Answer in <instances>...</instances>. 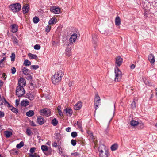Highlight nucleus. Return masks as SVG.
<instances>
[{"mask_svg":"<svg viewBox=\"0 0 157 157\" xmlns=\"http://www.w3.org/2000/svg\"><path fill=\"white\" fill-rule=\"evenodd\" d=\"M26 115L28 117H30L34 114V112L32 110H29L26 113Z\"/></svg>","mask_w":157,"mask_h":157,"instance_id":"29","label":"nucleus"},{"mask_svg":"<svg viewBox=\"0 0 157 157\" xmlns=\"http://www.w3.org/2000/svg\"><path fill=\"white\" fill-rule=\"evenodd\" d=\"M2 99L3 100V102H5V103L7 104L8 105V107H10V104L6 101L5 98H2Z\"/></svg>","mask_w":157,"mask_h":157,"instance_id":"52","label":"nucleus"},{"mask_svg":"<svg viewBox=\"0 0 157 157\" xmlns=\"http://www.w3.org/2000/svg\"><path fill=\"white\" fill-rule=\"evenodd\" d=\"M6 59V58L5 57H4L3 58L1 59L0 61V63H2V62L3 61H4Z\"/></svg>","mask_w":157,"mask_h":157,"instance_id":"56","label":"nucleus"},{"mask_svg":"<svg viewBox=\"0 0 157 157\" xmlns=\"http://www.w3.org/2000/svg\"><path fill=\"white\" fill-rule=\"evenodd\" d=\"M41 148L42 150L43 151H47L48 149V147L46 145H42Z\"/></svg>","mask_w":157,"mask_h":157,"instance_id":"40","label":"nucleus"},{"mask_svg":"<svg viewBox=\"0 0 157 157\" xmlns=\"http://www.w3.org/2000/svg\"><path fill=\"white\" fill-rule=\"evenodd\" d=\"M71 143L73 146H75L76 144V141L75 140L72 139L71 140Z\"/></svg>","mask_w":157,"mask_h":157,"instance_id":"50","label":"nucleus"},{"mask_svg":"<svg viewBox=\"0 0 157 157\" xmlns=\"http://www.w3.org/2000/svg\"><path fill=\"white\" fill-rule=\"evenodd\" d=\"M64 75V73L62 71H58L57 74H55L52 78H62Z\"/></svg>","mask_w":157,"mask_h":157,"instance_id":"6","label":"nucleus"},{"mask_svg":"<svg viewBox=\"0 0 157 157\" xmlns=\"http://www.w3.org/2000/svg\"><path fill=\"white\" fill-rule=\"evenodd\" d=\"M115 24L117 26H119L121 24V19L118 16H117L115 18Z\"/></svg>","mask_w":157,"mask_h":157,"instance_id":"21","label":"nucleus"},{"mask_svg":"<svg viewBox=\"0 0 157 157\" xmlns=\"http://www.w3.org/2000/svg\"><path fill=\"white\" fill-rule=\"evenodd\" d=\"M19 86H25L26 84V81L25 79H20L18 81Z\"/></svg>","mask_w":157,"mask_h":157,"instance_id":"18","label":"nucleus"},{"mask_svg":"<svg viewBox=\"0 0 157 157\" xmlns=\"http://www.w3.org/2000/svg\"><path fill=\"white\" fill-rule=\"evenodd\" d=\"M11 60L12 62H14L15 59V55L14 53H12L10 56Z\"/></svg>","mask_w":157,"mask_h":157,"instance_id":"37","label":"nucleus"},{"mask_svg":"<svg viewBox=\"0 0 157 157\" xmlns=\"http://www.w3.org/2000/svg\"><path fill=\"white\" fill-rule=\"evenodd\" d=\"M57 21V19L56 18H52L48 22L49 24L52 25L53 24H55Z\"/></svg>","mask_w":157,"mask_h":157,"instance_id":"23","label":"nucleus"},{"mask_svg":"<svg viewBox=\"0 0 157 157\" xmlns=\"http://www.w3.org/2000/svg\"><path fill=\"white\" fill-rule=\"evenodd\" d=\"M37 81H35L34 80H32V81L30 82V84L33 86H35L36 85V84L37 83Z\"/></svg>","mask_w":157,"mask_h":157,"instance_id":"46","label":"nucleus"},{"mask_svg":"<svg viewBox=\"0 0 157 157\" xmlns=\"http://www.w3.org/2000/svg\"><path fill=\"white\" fill-rule=\"evenodd\" d=\"M148 59L151 64L154 63L155 60L154 56L152 54H150L149 55L148 57Z\"/></svg>","mask_w":157,"mask_h":157,"instance_id":"14","label":"nucleus"},{"mask_svg":"<svg viewBox=\"0 0 157 157\" xmlns=\"http://www.w3.org/2000/svg\"><path fill=\"white\" fill-rule=\"evenodd\" d=\"M3 82L1 80H0V89L1 88L2 86L3 85Z\"/></svg>","mask_w":157,"mask_h":157,"instance_id":"62","label":"nucleus"},{"mask_svg":"<svg viewBox=\"0 0 157 157\" xmlns=\"http://www.w3.org/2000/svg\"><path fill=\"white\" fill-rule=\"evenodd\" d=\"M87 133L89 135L90 138L93 140H94L95 138L93 135V133L90 131H88L87 132Z\"/></svg>","mask_w":157,"mask_h":157,"instance_id":"38","label":"nucleus"},{"mask_svg":"<svg viewBox=\"0 0 157 157\" xmlns=\"http://www.w3.org/2000/svg\"><path fill=\"white\" fill-rule=\"evenodd\" d=\"M21 5L18 3L12 4L9 6V8L11 9L12 11L13 12L19 11L21 10Z\"/></svg>","mask_w":157,"mask_h":157,"instance_id":"1","label":"nucleus"},{"mask_svg":"<svg viewBox=\"0 0 157 157\" xmlns=\"http://www.w3.org/2000/svg\"><path fill=\"white\" fill-rule=\"evenodd\" d=\"M70 45L71 44H69L65 50V55L68 57H69L71 55V47H70Z\"/></svg>","mask_w":157,"mask_h":157,"instance_id":"10","label":"nucleus"},{"mask_svg":"<svg viewBox=\"0 0 157 157\" xmlns=\"http://www.w3.org/2000/svg\"><path fill=\"white\" fill-rule=\"evenodd\" d=\"M21 105L23 106H26L29 105V101L27 100H23L21 103Z\"/></svg>","mask_w":157,"mask_h":157,"instance_id":"24","label":"nucleus"},{"mask_svg":"<svg viewBox=\"0 0 157 157\" xmlns=\"http://www.w3.org/2000/svg\"><path fill=\"white\" fill-rule=\"evenodd\" d=\"M12 32L13 33H16L18 30L17 25L16 24H13L11 25Z\"/></svg>","mask_w":157,"mask_h":157,"instance_id":"16","label":"nucleus"},{"mask_svg":"<svg viewBox=\"0 0 157 157\" xmlns=\"http://www.w3.org/2000/svg\"><path fill=\"white\" fill-rule=\"evenodd\" d=\"M144 83L146 85H148V86H150L151 85V83H150L149 81H148V79H145L144 80Z\"/></svg>","mask_w":157,"mask_h":157,"instance_id":"43","label":"nucleus"},{"mask_svg":"<svg viewBox=\"0 0 157 157\" xmlns=\"http://www.w3.org/2000/svg\"><path fill=\"white\" fill-rule=\"evenodd\" d=\"M51 28V26L49 25L47 26L46 28V31L47 33L49 32L50 31Z\"/></svg>","mask_w":157,"mask_h":157,"instance_id":"49","label":"nucleus"},{"mask_svg":"<svg viewBox=\"0 0 157 157\" xmlns=\"http://www.w3.org/2000/svg\"><path fill=\"white\" fill-rule=\"evenodd\" d=\"M77 37V35L76 34L74 33L72 34L70 38L69 39V40L71 42L70 44H71V43L75 42L76 40Z\"/></svg>","mask_w":157,"mask_h":157,"instance_id":"12","label":"nucleus"},{"mask_svg":"<svg viewBox=\"0 0 157 157\" xmlns=\"http://www.w3.org/2000/svg\"><path fill=\"white\" fill-rule=\"evenodd\" d=\"M22 71L24 75H29V70L25 67H24L22 69Z\"/></svg>","mask_w":157,"mask_h":157,"instance_id":"22","label":"nucleus"},{"mask_svg":"<svg viewBox=\"0 0 157 157\" xmlns=\"http://www.w3.org/2000/svg\"><path fill=\"white\" fill-rule=\"evenodd\" d=\"M4 133L5 136L6 138H9L12 134L11 132L9 131H5Z\"/></svg>","mask_w":157,"mask_h":157,"instance_id":"27","label":"nucleus"},{"mask_svg":"<svg viewBox=\"0 0 157 157\" xmlns=\"http://www.w3.org/2000/svg\"><path fill=\"white\" fill-rule=\"evenodd\" d=\"M118 145L117 144H114L113 145H112L111 147V148L112 151H114L117 150L118 148Z\"/></svg>","mask_w":157,"mask_h":157,"instance_id":"30","label":"nucleus"},{"mask_svg":"<svg viewBox=\"0 0 157 157\" xmlns=\"http://www.w3.org/2000/svg\"><path fill=\"white\" fill-rule=\"evenodd\" d=\"M100 100V97L98 95V94H96L94 102V107L95 110L97 109V108L99 105Z\"/></svg>","mask_w":157,"mask_h":157,"instance_id":"4","label":"nucleus"},{"mask_svg":"<svg viewBox=\"0 0 157 157\" xmlns=\"http://www.w3.org/2000/svg\"><path fill=\"white\" fill-rule=\"evenodd\" d=\"M4 115V113L3 112L0 111V118L3 117Z\"/></svg>","mask_w":157,"mask_h":157,"instance_id":"55","label":"nucleus"},{"mask_svg":"<svg viewBox=\"0 0 157 157\" xmlns=\"http://www.w3.org/2000/svg\"><path fill=\"white\" fill-rule=\"evenodd\" d=\"M115 109V106H112L109 107V109L108 111V116L110 117V118L109 122H110L111 121L112 119H113L114 116Z\"/></svg>","mask_w":157,"mask_h":157,"instance_id":"3","label":"nucleus"},{"mask_svg":"<svg viewBox=\"0 0 157 157\" xmlns=\"http://www.w3.org/2000/svg\"><path fill=\"white\" fill-rule=\"evenodd\" d=\"M11 73L13 74H14L16 72V69L14 67H12L11 69Z\"/></svg>","mask_w":157,"mask_h":157,"instance_id":"51","label":"nucleus"},{"mask_svg":"<svg viewBox=\"0 0 157 157\" xmlns=\"http://www.w3.org/2000/svg\"><path fill=\"white\" fill-rule=\"evenodd\" d=\"M115 74L116 77L115 78H121L122 77L121 72L116 67L115 70Z\"/></svg>","mask_w":157,"mask_h":157,"instance_id":"9","label":"nucleus"},{"mask_svg":"<svg viewBox=\"0 0 157 157\" xmlns=\"http://www.w3.org/2000/svg\"><path fill=\"white\" fill-rule=\"evenodd\" d=\"M28 55L30 59H36L37 58V56L35 54H33L31 53H29Z\"/></svg>","mask_w":157,"mask_h":157,"instance_id":"26","label":"nucleus"},{"mask_svg":"<svg viewBox=\"0 0 157 157\" xmlns=\"http://www.w3.org/2000/svg\"><path fill=\"white\" fill-rule=\"evenodd\" d=\"M10 109L13 112L16 113L17 114L18 113V109L11 106L10 107Z\"/></svg>","mask_w":157,"mask_h":157,"instance_id":"31","label":"nucleus"},{"mask_svg":"<svg viewBox=\"0 0 157 157\" xmlns=\"http://www.w3.org/2000/svg\"><path fill=\"white\" fill-rule=\"evenodd\" d=\"M35 95L34 93H31L26 94V97L31 100H33L34 99Z\"/></svg>","mask_w":157,"mask_h":157,"instance_id":"17","label":"nucleus"},{"mask_svg":"<svg viewBox=\"0 0 157 157\" xmlns=\"http://www.w3.org/2000/svg\"><path fill=\"white\" fill-rule=\"evenodd\" d=\"M82 107V103L80 101H79L74 106V108L75 110H79Z\"/></svg>","mask_w":157,"mask_h":157,"instance_id":"15","label":"nucleus"},{"mask_svg":"<svg viewBox=\"0 0 157 157\" xmlns=\"http://www.w3.org/2000/svg\"><path fill=\"white\" fill-rule=\"evenodd\" d=\"M39 67L38 65H32L30 67V68L31 69L36 70L38 69Z\"/></svg>","mask_w":157,"mask_h":157,"instance_id":"47","label":"nucleus"},{"mask_svg":"<svg viewBox=\"0 0 157 157\" xmlns=\"http://www.w3.org/2000/svg\"><path fill=\"white\" fill-rule=\"evenodd\" d=\"M71 155H73L75 156L79 155V154L78 152H75L71 153Z\"/></svg>","mask_w":157,"mask_h":157,"instance_id":"59","label":"nucleus"},{"mask_svg":"<svg viewBox=\"0 0 157 157\" xmlns=\"http://www.w3.org/2000/svg\"><path fill=\"white\" fill-rule=\"evenodd\" d=\"M37 155L36 153H35L34 155H30V157H36Z\"/></svg>","mask_w":157,"mask_h":157,"instance_id":"57","label":"nucleus"},{"mask_svg":"<svg viewBox=\"0 0 157 157\" xmlns=\"http://www.w3.org/2000/svg\"><path fill=\"white\" fill-rule=\"evenodd\" d=\"M29 9V6L28 4H25L23 5L22 8L23 12L24 14L28 12Z\"/></svg>","mask_w":157,"mask_h":157,"instance_id":"11","label":"nucleus"},{"mask_svg":"<svg viewBox=\"0 0 157 157\" xmlns=\"http://www.w3.org/2000/svg\"><path fill=\"white\" fill-rule=\"evenodd\" d=\"M31 62L27 59L25 60L24 62V64L25 66H29L31 65Z\"/></svg>","mask_w":157,"mask_h":157,"instance_id":"36","label":"nucleus"},{"mask_svg":"<svg viewBox=\"0 0 157 157\" xmlns=\"http://www.w3.org/2000/svg\"><path fill=\"white\" fill-rule=\"evenodd\" d=\"M26 133L28 136H30L32 134H33L31 130L29 128H27L26 129Z\"/></svg>","mask_w":157,"mask_h":157,"instance_id":"44","label":"nucleus"},{"mask_svg":"<svg viewBox=\"0 0 157 157\" xmlns=\"http://www.w3.org/2000/svg\"><path fill=\"white\" fill-rule=\"evenodd\" d=\"M92 42L94 44H96L98 42L97 36L96 34H93L92 36Z\"/></svg>","mask_w":157,"mask_h":157,"instance_id":"20","label":"nucleus"},{"mask_svg":"<svg viewBox=\"0 0 157 157\" xmlns=\"http://www.w3.org/2000/svg\"><path fill=\"white\" fill-rule=\"evenodd\" d=\"M37 122L39 124L42 125L44 124V119L42 118L41 117H40L37 118Z\"/></svg>","mask_w":157,"mask_h":157,"instance_id":"25","label":"nucleus"},{"mask_svg":"<svg viewBox=\"0 0 157 157\" xmlns=\"http://www.w3.org/2000/svg\"><path fill=\"white\" fill-rule=\"evenodd\" d=\"M35 149V148H32L30 149V151L31 153H33Z\"/></svg>","mask_w":157,"mask_h":157,"instance_id":"54","label":"nucleus"},{"mask_svg":"<svg viewBox=\"0 0 157 157\" xmlns=\"http://www.w3.org/2000/svg\"><path fill=\"white\" fill-rule=\"evenodd\" d=\"M139 124V122L138 121L135 120H132L130 122V125L132 126H135Z\"/></svg>","mask_w":157,"mask_h":157,"instance_id":"28","label":"nucleus"},{"mask_svg":"<svg viewBox=\"0 0 157 157\" xmlns=\"http://www.w3.org/2000/svg\"><path fill=\"white\" fill-rule=\"evenodd\" d=\"M99 152L100 157H108V152L105 150V151L99 148Z\"/></svg>","mask_w":157,"mask_h":157,"instance_id":"8","label":"nucleus"},{"mask_svg":"<svg viewBox=\"0 0 157 157\" xmlns=\"http://www.w3.org/2000/svg\"><path fill=\"white\" fill-rule=\"evenodd\" d=\"M71 135L72 137L75 138L77 136V134L76 132H73L71 133Z\"/></svg>","mask_w":157,"mask_h":157,"instance_id":"45","label":"nucleus"},{"mask_svg":"<svg viewBox=\"0 0 157 157\" xmlns=\"http://www.w3.org/2000/svg\"><path fill=\"white\" fill-rule=\"evenodd\" d=\"M58 121L56 119L54 118L52 121L51 123L54 126H56L58 124Z\"/></svg>","mask_w":157,"mask_h":157,"instance_id":"34","label":"nucleus"},{"mask_svg":"<svg viewBox=\"0 0 157 157\" xmlns=\"http://www.w3.org/2000/svg\"><path fill=\"white\" fill-rule=\"evenodd\" d=\"M39 21V18L36 17H35L33 18V21L34 23H37Z\"/></svg>","mask_w":157,"mask_h":157,"instance_id":"39","label":"nucleus"},{"mask_svg":"<svg viewBox=\"0 0 157 157\" xmlns=\"http://www.w3.org/2000/svg\"><path fill=\"white\" fill-rule=\"evenodd\" d=\"M34 48L36 50H39L40 48V46L39 44H36L34 47Z\"/></svg>","mask_w":157,"mask_h":157,"instance_id":"48","label":"nucleus"},{"mask_svg":"<svg viewBox=\"0 0 157 157\" xmlns=\"http://www.w3.org/2000/svg\"><path fill=\"white\" fill-rule=\"evenodd\" d=\"M51 11L54 14H59L60 11V8L56 6H53L50 8Z\"/></svg>","mask_w":157,"mask_h":157,"instance_id":"7","label":"nucleus"},{"mask_svg":"<svg viewBox=\"0 0 157 157\" xmlns=\"http://www.w3.org/2000/svg\"><path fill=\"white\" fill-rule=\"evenodd\" d=\"M12 40L14 44L17 45L18 44V41L15 36H12Z\"/></svg>","mask_w":157,"mask_h":157,"instance_id":"32","label":"nucleus"},{"mask_svg":"<svg viewBox=\"0 0 157 157\" xmlns=\"http://www.w3.org/2000/svg\"><path fill=\"white\" fill-rule=\"evenodd\" d=\"M123 61L122 59L120 56H117L116 59V64L117 66H120L121 64Z\"/></svg>","mask_w":157,"mask_h":157,"instance_id":"13","label":"nucleus"},{"mask_svg":"<svg viewBox=\"0 0 157 157\" xmlns=\"http://www.w3.org/2000/svg\"><path fill=\"white\" fill-rule=\"evenodd\" d=\"M120 79H114V80L113 81V82H116V81L119 82L120 81Z\"/></svg>","mask_w":157,"mask_h":157,"instance_id":"63","label":"nucleus"},{"mask_svg":"<svg viewBox=\"0 0 157 157\" xmlns=\"http://www.w3.org/2000/svg\"><path fill=\"white\" fill-rule=\"evenodd\" d=\"M61 79H52V83L54 84H56L61 81Z\"/></svg>","mask_w":157,"mask_h":157,"instance_id":"33","label":"nucleus"},{"mask_svg":"<svg viewBox=\"0 0 157 157\" xmlns=\"http://www.w3.org/2000/svg\"><path fill=\"white\" fill-rule=\"evenodd\" d=\"M58 113L60 116H63V113L61 110L58 111Z\"/></svg>","mask_w":157,"mask_h":157,"instance_id":"60","label":"nucleus"},{"mask_svg":"<svg viewBox=\"0 0 157 157\" xmlns=\"http://www.w3.org/2000/svg\"><path fill=\"white\" fill-rule=\"evenodd\" d=\"M136 106V103L134 100H133L131 104V107L132 109H135Z\"/></svg>","mask_w":157,"mask_h":157,"instance_id":"42","label":"nucleus"},{"mask_svg":"<svg viewBox=\"0 0 157 157\" xmlns=\"http://www.w3.org/2000/svg\"><path fill=\"white\" fill-rule=\"evenodd\" d=\"M24 143L23 141L21 142L19 144H18L17 146L16 147L17 148H21L22 146H24Z\"/></svg>","mask_w":157,"mask_h":157,"instance_id":"35","label":"nucleus"},{"mask_svg":"<svg viewBox=\"0 0 157 157\" xmlns=\"http://www.w3.org/2000/svg\"><path fill=\"white\" fill-rule=\"evenodd\" d=\"M50 93L49 92H46V93H45L44 94V96L45 97L46 99H49V95Z\"/></svg>","mask_w":157,"mask_h":157,"instance_id":"41","label":"nucleus"},{"mask_svg":"<svg viewBox=\"0 0 157 157\" xmlns=\"http://www.w3.org/2000/svg\"><path fill=\"white\" fill-rule=\"evenodd\" d=\"M3 100L2 98V99L0 100V105H2L3 104Z\"/></svg>","mask_w":157,"mask_h":157,"instance_id":"64","label":"nucleus"},{"mask_svg":"<svg viewBox=\"0 0 157 157\" xmlns=\"http://www.w3.org/2000/svg\"><path fill=\"white\" fill-rule=\"evenodd\" d=\"M25 94V90L23 86H18L16 89V94L19 97L22 96Z\"/></svg>","mask_w":157,"mask_h":157,"instance_id":"2","label":"nucleus"},{"mask_svg":"<svg viewBox=\"0 0 157 157\" xmlns=\"http://www.w3.org/2000/svg\"><path fill=\"white\" fill-rule=\"evenodd\" d=\"M64 113L67 114V115L69 114L70 116L72 113V111L71 109H68V108H67L64 110Z\"/></svg>","mask_w":157,"mask_h":157,"instance_id":"19","label":"nucleus"},{"mask_svg":"<svg viewBox=\"0 0 157 157\" xmlns=\"http://www.w3.org/2000/svg\"><path fill=\"white\" fill-rule=\"evenodd\" d=\"M71 128L70 127H68L66 129V130L67 132H69L71 130Z\"/></svg>","mask_w":157,"mask_h":157,"instance_id":"61","label":"nucleus"},{"mask_svg":"<svg viewBox=\"0 0 157 157\" xmlns=\"http://www.w3.org/2000/svg\"><path fill=\"white\" fill-rule=\"evenodd\" d=\"M19 104V101L18 100H16V105L17 107Z\"/></svg>","mask_w":157,"mask_h":157,"instance_id":"58","label":"nucleus"},{"mask_svg":"<svg viewBox=\"0 0 157 157\" xmlns=\"http://www.w3.org/2000/svg\"><path fill=\"white\" fill-rule=\"evenodd\" d=\"M41 115L43 116H48L50 115V111L47 108H45L40 110Z\"/></svg>","mask_w":157,"mask_h":157,"instance_id":"5","label":"nucleus"},{"mask_svg":"<svg viewBox=\"0 0 157 157\" xmlns=\"http://www.w3.org/2000/svg\"><path fill=\"white\" fill-rule=\"evenodd\" d=\"M52 145L53 147H56L57 146V144L56 142L54 141L52 143Z\"/></svg>","mask_w":157,"mask_h":157,"instance_id":"53","label":"nucleus"}]
</instances>
